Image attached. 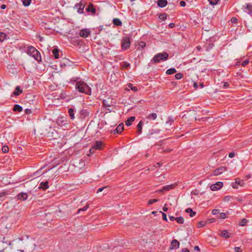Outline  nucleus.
I'll return each mask as SVG.
<instances>
[{
	"label": "nucleus",
	"instance_id": "f257e3e1",
	"mask_svg": "<svg viewBox=\"0 0 252 252\" xmlns=\"http://www.w3.org/2000/svg\"><path fill=\"white\" fill-rule=\"evenodd\" d=\"M70 82L72 84H75V89L78 92L87 95L91 94V88L80 78L77 77H72L70 79Z\"/></svg>",
	"mask_w": 252,
	"mask_h": 252
},
{
	"label": "nucleus",
	"instance_id": "f03ea898",
	"mask_svg": "<svg viewBox=\"0 0 252 252\" xmlns=\"http://www.w3.org/2000/svg\"><path fill=\"white\" fill-rule=\"evenodd\" d=\"M168 57L169 54L167 52L158 53L151 60V62L154 63H158L161 62L166 61Z\"/></svg>",
	"mask_w": 252,
	"mask_h": 252
},
{
	"label": "nucleus",
	"instance_id": "7ed1b4c3",
	"mask_svg": "<svg viewBox=\"0 0 252 252\" xmlns=\"http://www.w3.org/2000/svg\"><path fill=\"white\" fill-rule=\"evenodd\" d=\"M27 53L33 57L37 61H39L41 60V56L39 52L33 46H31L28 47Z\"/></svg>",
	"mask_w": 252,
	"mask_h": 252
},
{
	"label": "nucleus",
	"instance_id": "20e7f679",
	"mask_svg": "<svg viewBox=\"0 0 252 252\" xmlns=\"http://www.w3.org/2000/svg\"><path fill=\"white\" fill-rule=\"evenodd\" d=\"M131 45L130 37L128 36L124 37L122 40L121 47L123 50L128 49Z\"/></svg>",
	"mask_w": 252,
	"mask_h": 252
},
{
	"label": "nucleus",
	"instance_id": "39448f33",
	"mask_svg": "<svg viewBox=\"0 0 252 252\" xmlns=\"http://www.w3.org/2000/svg\"><path fill=\"white\" fill-rule=\"evenodd\" d=\"M85 6V3L83 0L80 1L79 3H77L74 6L75 8L77 9V12L80 14L84 13V9Z\"/></svg>",
	"mask_w": 252,
	"mask_h": 252
},
{
	"label": "nucleus",
	"instance_id": "423d86ee",
	"mask_svg": "<svg viewBox=\"0 0 252 252\" xmlns=\"http://www.w3.org/2000/svg\"><path fill=\"white\" fill-rule=\"evenodd\" d=\"M103 147V143L99 141H96L92 146V148L90 150L91 154L94 152V150H101Z\"/></svg>",
	"mask_w": 252,
	"mask_h": 252
},
{
	"label": "nucleus",
	"instance_id": "0eeeda50",
	"mask_svg": "<svg viewBox=\"0 0 252 252\" xmlns=\"http://www.w3.org/2000/svg\"><path fill=\"white\" fill-rule=\"evenodd\" d=\"M86 10L87 12H90L92 15H94L96 13V9L92 3H89L86 8Z\"/></svg>",
	"mask_w": 252,
	"mask_h": 252
},
{
	"label": "nucleus",
	"instance_id": "6e6552de",
	"mask_svg": "<svg viewBox=\"0 0 252 252\" xmlns=\"http://www.w3.org/2000/svg\"><path fill=\"white\" fill-rule=\"evenodd\" d=\"M91 34V31L89 29H84L80 30L79 35L81 37L86 38Z\"/></svg>",
	"mask_w": 252,
	"mask_h": 252
},
{
	"label": "nucleus",
	"instance_id": "1a4fd4ad",
	"mask_svg": "<svg viewBox=\"0 0 252 252\" xmlns=\"http://www.w3.org/2000/svg\"><path fill=\"white\" fill-rule=\"evenodd\" d=\"M223 186V183L221 182H217L216 184L212 185L210 186V189L213 190H218L220 189Z\"/></svg>",
	"mask_w": 252,
	"mask_h": 252
},
{
	"label": "nucleus",
	"instance_id": "9d476101",
	"mask_svg": "<svg viewBox=\"0 0 252 252\" xmlns=\"http://www.w3.org/2000/svg\"><path fill=\"white\" fill-rule=\"evenodd\" d=\"M245 183L243 180H240L239 178L235 179V182L232 183V186L234 189H237L238 186H244Z\"/></svg>",
	"mask_w": 252,
	"mask_h": 252
},
{
	"label": "nucleus",
	"instance_id": "9b49d317",
	"mask_svg": "<svg viewBox=\"0 0 252 252\" xmlns=\"http://www.w3.org/2000/svg\"><path fill=\"white\" fill-rule=\"evenodd\" d=\"M226 170H227L226 167H225V166L220 167L218 168H216L214 171L213 174L215 176L219 175Z\"/></svg>",
	"mask_w": 252,
	"mask_h": 252
},
{
	"label": "nucleus",
	"instance_id": "f8f14e48",
	"mask_svg": "<svg viewBox=\"0 0 252 252\" xmlns=\"http://www.w3.org/2000/svg\"><path fill=\"white\" fill-rule=\"evenodd\" d=\"M244 6V11L248 14H252V4L247 3Z\"/></svg>",
	"mask_w": 252,
	"mask_h": 252
},
{
	"label": "nucleus",
	"instance_id": "ddd939ff",
	"mask_svg": "<svg viewBox=\"0 0 252 252\" xmlns=\"http://www.w3.org/2000/svg\"><path fill=\"white\" fill-rule=\"evenodd\" d=\"M175 187V184H171L170 185L165 186L163 187V188L161 189L158 190V192H164L166 191H168V190H171V189H174Z\"/></svg>",
	"mask_w": 252,
	"mask_h": 252
},
{
	"label": "nucleus",
	"instance_id": "4468645a",
	"mask_svg": "<svg viewBox=\"0 0 252 252\" xmlns=\"http://www.w3.org/2000/svg\"><path fill=\"white\" fill-rule=\"evenodd\" d=\"M124 129V125L123 123L119 124L117 128L113 131L114 134H120Z\"/></svg>",
	"mask_w": 252,
	"mask_h": 252
},
{
	"label": "nucleus",
	"instance_id": "2eb2a0df",
	"mask_svg": "<svg viewBox=\"0 0 252 252\" xmlns=\"http://www.w3.org/2000/svg\"><path fill=\"white\" fill-rule=\"evenodd\" d=\"M28 194L25 192H21L17 195L16 198L18 200H26L28 198Z\"/></svg>",
	"mask_w": 252,
	"mask_h": 252
},
{
	"label": "nucleus",
	"instance_id": "dca6fc26",
	"mask_svg": "<svg viewBox=\"0 0 252 252\" xmlns=\"http://www.w3.org/2000/svg\"><path fill=\"white\" fill-rule=\"evenodd\" d=\"M180 243L176 239H174L172 241L170 245V249H177L179 247Z\"/></svg>",
	"mask_w": 252,
	"mask_h": 252
},
{
	"label": "nucleus",
	"instance_id": "f3484780",
	"mask_svg": "<svg viewBox=\"0 0 252 252\" xmlns=\"http://www.w3.org/2000/svg\"><path fill=\"white\" fill-rule=\"evenodd\" d=\"M167 1L166 0H158L157 1V4L159 7H164L167 4Z\"/></svg>",
	"mask_w": 252,
	"mask_h": 252
},
{
	"label": "nucleus",
	"instance_id": "a211bd4d",
	"mask_svg": "<svg viewBox=\"0 0 252 252\" xmlns=\"http://www.w3.org/2000/svg\"><path fill=\"white\" fill-rule=\"evenodd\" d=\"M135 119V117L134 116H131L128 118L125 122V124L127 126H130L132 124V123L134 122Z\"/></svg>",
	"mask_w": 252,
	"mask_h": 252
},
{
	"label": "nucleus",
	"instance_id": "6ab92c4d",
	"mask_svg": "<svg viewBox=\"0 0 252 252\" xmlns=\"http://www.w3.org/2000/svg\"><path fill=\"white\" fill-rule=\"evenodd\" d=\"M220 236L224 238H229L231 237L228 231L227 230H222L220 234Z\"/></svg>",
	"mask_w": 252,
	"mask_h": 252
},
{
	"label": "nucleus",
	"instance_id": "aec40b11",
	"mask_svg": "<svg viewBox=\"0 0 252 252\" xmlns=\"http://www.w3.org/2000/svg\"><path fill=\"white\" fill-rule=\"evenodd\" d=\"M23 90L20 88V87L18 86L16 87L15 91L13 93V95L14 96H18L20 94L22 93Z\"/></svg>",
	"mask_w": 252,
	"mask_h": 252
},
{
	"label": "nucleus",
	"instance_id": "412c9836",
	"mask_svg": "<svg viewBox=\"0 0 252 252\" xmlns=\"http://www.w3.org/2000/svg\"><path fill=\"white\" fill-rule=\"evenodd\" d=\"M143 126V122L140 121L137 126V133L140 134L142 133V126Z\"/></svg>",
	"mask_w": 252,
	"mask_h": 252
},
{
	"label": "nucleus",
	"instance_id": "4be33fe9",
	"mask_svg": "<svg viewBox=\"0 0 252 252\" xmlns=\"http://www.w3.org/2000/svg\"><path fill=\"white\" fill-rule=\"evenodd\" d=\"M48 188H49L48 182V181H46V182H42L40 184V186L38 188L39 189H42L43 190H46Z\"/></svg>",
	"mask_w": 252,
	"mask_h": 252
},
{
	"label": "nucleus",
	"instance_id": "5701e85b",
	"mask_svg": "<svg viewBox=\"0 0 252 252\" xmlns=\"http://www.w3.org/2000/svg\"><path fill=\"white\" fill-rule=\"evenodd\" d=\"M89 114V113L87 110L83 109L80 111V117L81 118H84L86 116H88Z\"/></svg>",
	"mask_w": 252,
	"mask_h": 252
},
{
	"label": "nucleus",
	"instance_id": "b1692460",
	"mask_svg": "<svg viewBox=\"0 0 252 252\" xmlns=\"http://www.w3.org/2000/svg\"><path fill=\"white\" fill-rule=\"evenodd\" d=\"M13 110L14 112H21L23 110V108L18 104H15L13 108Z\"/></svg>",
	"mask_w": 252,
	"mask_h": 252
},
{
	"label": "nucleus",
	"instance_id": "393cba45",
	"mask_svg": "<svg viewBox=\"0 0 252 252\" xmlns=\"http://www.w3.org/2000/svg\"><path fill=\"white\" fill-rule=\"evenodd\" d=\"M49 131L46 133H45L44 134L47 137H53L54 131H55V130L51 126H49Z\"/></svg>",
	"mask_w": 252,
	"mask_h": 252
},
{
	"label": "nucleus",
	"instance_id": "a878e982",
	"mask_svg": "<svg viewBox=\"0 0 252 252\" xmlns=\"http://www.w3.org/2000/svg\"><path fill=\"white\" fill-rule=\"evenodd\" d=\"M113 23L114 25L117 26H121L122 25L121 21L118 18H114L113 20Z\"/></svg>",
	"mask_w": 252,
	"mask_h": 252
},
{
	"label": "nucleus",
	"instance_id": "bb28decb",
	"mask_svg": "<svg viewBox=\"0 0 252 252\" xmlns=\"http://www.w3.org/2000/svg\"><path fill=\"white\" fill-rule=\"evenodd\" d=\"M69 61L67 59H64L60 63V66L64 68L66 64L69 63Z\"/></svg>",
	"mask_w": 252,
	"mask_h": 252
},
{
	"label": "nucleus",
	"instance_id": "cd10ccee",
	"mask_svg": "<svg viewBox=\"0 0 252 252\" xmlns=\"http://www.w3.org/2000/svg\"><path fill=\"white\" fill-rule=\"evenodd\" d=\"M52 53L55 59H57L59 58V50L58 49H54L52 51Z\"/></svg>",
	"mask_w": 252,
	"mask_h": 252
},
{
	"label": "nucleus",
	"instance_id": "c85d7f7f",
	"mask_svg": "<svg viewBox=\"0 0 252 252\" xmlns=\"http://www.w3.org/2000/svg\"><path fill=\"white\" fill-rule=\"evenodd\" d=\"M185 211L186 213H189V216L190 217H193L196 215V212L193 211L192 209L189 208H187Z\"/></svg>",
	"mask_w": 252,
	"mask_h": 252
},
{
	"label": "nucleus",
	"instance_id": "c756f323",
	"mask_svg": "<svg viewBox=\"0 0 252 252\" xmlns=\"http://www.w3.org/2000/svg\"><path fill=\"white\" fill-rule=\"evenodd\" d=\"M176 72L177 70L175 68H171L166 70V74L167 75H172L175 73Z\"/></svg>",
	"mask_w": 252,
	"mask_h": 252
},
{
	"label": "nucleus",
	"instance_id": "7c9ffc66",
	"mask_svg": "<svg viewBox=\"0 0 252 252\" xmlns=\"http://www.w3.org/2000/svg\"><path fill=\"white\" fill-rule=\"evenodd\" d=\"M74 112V110L73 108H70L68 109V113L70 117V119L72 120H73L75 118Z\"/></svg>",
	"mask_w": 252,
	"mask_h": 252
},
{
	"label": "nucleus",
	"instance_id": "2f4dec72",
	"mask_svg": "<svg viewBox=\"0 0 252 252\" xmlns=\"http://www.w3.org/2000/svg\"><path fill=\"white\" fill-rule=\"evenodd\" d=\"M103 190H105V194L108 191H109V187L108 186H105V187H102V188H99L97 190V193H98V192H101Z\"/></svg>",
	"mask_w": 252,
	"mask_h": 252
},
{
	"label": "nucleus",
	"instance_id": "473e14b6",
	"mask_svg": "<svg viewBox=\"0 0 252 252\" xmlns=\"http://www.w3.org/2000/svg\"><path fill=\"white\" fill-rule=\"evenodd\" d=\"M130 63L126 62H124L122 63L121 67L122 69H127L130 67Z\"/></svg>",
	"mask_w": 252,
	"mask_h": 252
},
{
	"label": "nucleus",
	"instance_id": "72a5a7b5",
	"mask_svg": "<svg viewBox=\"0 0 252 252\" xmlns=\"http://www.w3.org/2000/svg\"><path fill=\"white\" fill-rule=\"evenodd\" d=\"M7 35L2 32H0V42H3L6 38Z\"/></svg>",
	"mask_w": 252,
	"mask_h": 252
},
{
	"label": "nucleus",
	"instance_id": "f704fd0d",
	"mask_svg": "<svg viewBox=\"0 0 252 252\" xmlns=\"http://www.w3.org/2000/svg\"><path fill=\"white\" fill-rule=\"evenodd\" d=\"M157 115L156 113H155L150 114L147 116V119H148L155 120L157 119Z\"/></svg>",
	"mask_w": 252,
	"mask_h": 252
},
{
	"label": "nucleus",
	"instance_id": "c9c22d12",
	"mask_svg": "<svg viewBox=\"0 0 252 252\" xmlns=\"http://www.w3.org/2000/svg\"><path fill=\"white\" fill-rule=\"evenodd\" d=\"M128 87L134 92H136L138 91V89L136 87L133 86L132 84L131 83H129L128 85Z\"/></svg>",
	"mask_w": 252,
	"mask_h": 252
},
{
	"label": "nucleus",
	"instance_id": "e433bc0d",
	"mask_svg": "<svg viewBox=\"0 0 252 252\" xmlns=\"http://www.w3.org/2000/svg\"><path fill=\"white\" fill-rule=\"evenodd\" d=\"M22 2L23 3V4L25 6H29L32 2V0H21Z\"/></svg>",
	"mask_w": 252,
	"mask_h": 252
},
{
	"label": "nucleus",
	"instance_id": "4c0bfd02",
	"mask_svg": "<svg viewBox=\"0 0 252 252\" xmlns=\"http://www.w3.org/2000/svg\"><path fill=\"white\" fill-rule=\"evenodd\" d=\"M176 221L179 224H183L184 222V219L182 217H177Z\"/></svg>",
	"mask_w": 252,
	"mask_h": 252
},
{
	"label": "nucleus",
	"instance_id": "58836bf2",
	"mask_svg": "<svg viewBox=\"0 0 252 252\" xmlns=\"http://www.w3.org/2000/svg\"><path fill=\"white\" fill-rule=\"evenodd\" d=\"M174 121V119L172 117L170 116L168 117V120L166 121V124H169L170 125H171Z\"/></svg>",
	"mask_w": 252,
	"mask_h": 252
},
{
	"label": "nucleus",
	"instance_id": "ea45409f",
	"mask_svg": "<svg viewBox=\"0 0 252 252\" xmlns=\"http://www.w3.org/2000/svg\"><path fill=\"white\" fill-rule=\"evenodd\" d=\"M206 224H207V221H200L198 222L197 226H198V227L200 228V227L205 226Z\"/></svg>",
	"mask_w": 252,
	"mask_h": 252
},
{
	"label": "nucleus",
	"instance_id": "a19ab883",
	"mask_svg": "<svg viewBox=\"0 0 252 252\" xmlns=\"http://www.w3.org/2000/svg\"><path fill=\"white\" fill-rule=\"evenodd\" d=\"M248 222V220L246 219H242L239 222V225L242 226H245Z\"/></svg>",
	"mask_w": 252,
	"mask_h": 252
},
{
	"label": "nucleus",
	"instance_id": "79ce46f5",
	"mask_svg": "<svg viewBox=\"0 0 252 252\" xmlns=\"http://www.w3.org/2000/svg\"><path fill=\"white\" fill-rule=\"evenodd\" d=\"M233 197L232 196L226 195L224 197L223 200L224 202H228V201H230L231 199H233Z\"/></svg>",
	"mask_w": 252,
	"mask_h": 252
},
{
	"label": "nucleus",
	"instance_id": "37998d69",
	"mask_svg": "<svg viewBox=\"0 0 252 252\" xmlns=\"http://www.w3.org/2000/svg\"><path fill=\"white\" fill-rule=\"evenodd\" d=\"M89 207V205L87 204L84 207L79 209L77 211V213H79L81 211H85L87 210V209Z\"/></svg>",
	"mask_w": 252,
	"mask_h": 252
},
{
	"label": "nucleus",
	"instance_id": "c03bdc74",
	"mask_svg": "<svg viewBox=\"0 0 252 252\" xmlns=\"http://www.w3.org/2000/svg\"><path fill=\"white\" fill-rule=\"evenodd\" d=\"M166 18H167V14L166 13L161 14L159 16V18L160 20H162L163 21H164L165 19H166Z\"/></svg>",
	"mask_w": 252,
	"mask_h": 252
},
{
	"label": "nucleus",
	"instance_id": "a18cd8bd",
	"mask_svg": "<svg viewBox=\"0 0 252 252\" xmlns=\"http://www.w3.org/2000/svg\"><path fill=\"white\" fill-rule=\"evenodd\" d=\"M175 77L176 79L179 80L183 78V75L181 73H178L175 74Z\"/></svg>",
	"mask_w": 252,
	"mask_h": 252
},
{
	"label": "nucleus",
	"instance_id": "49530a36",
	"mask_svg": "<svg viewBox=\"0 0 252 252\" xmlns=\"http://www.w3.org/2000/svg\"><path fill=\"white\" fill-rule=\"evenodd\" d=\"M9 151V148L7 146H3L2 147V151L4 153H6L8 152Z\"/></svg>",
	"mask_w": 252,
	"mask_h": 252
},
{
	"label": "nucleus",
	"instance_id": "de8ad7c7",
	"mask_svg": "<svg viewBox=\"0 0 252 252\" xmlns=\"http://www.w3.org/2000/svg\"><path fill=\"white\" fill-rule=\"evenodd\" d=\"M219 0H208L210 4L212 5L217 4Z\"/></svg>",
	"mask_w": 252,
	"mask_h": 252
},
{
	"label": "nucleus",
	"instance_id": "09e8293b",
	"mask_svg": "<svg viewBox=\"0 0 252 252\" xmlns=\"http://www.w3.org/2000/svg\"><path fill=\"white\" fill-rule=\"evenodd\" d=\"M158 201V199H150L148 201V205H151L153 203H155V202H157Z\"/></svg>",
	"mask_w": 252,
	"mask_h": 252
},
{
	"label": "nucleus",
	"instance_id": "8fccbe9b",
	"mask_svg": "<svg viewBox=\"0 0 252 252\" xmlns=\"http://www.w3.org/2000/svg\"><path fill=\"white\" fill-rule=\"evenodd\" d=\"M160 213L162 214L163 220L166 221H167L168 220L167 218L166 214L161 211H160Z\"/></svg>",
	"mask_w": 252,
	"mask_h": 252
},
{
	"label": "nucleus",
	"instance_id": "3c124183",
	"mask_svg": "<svg viewBox=\"0 0 252 252\" xmlns=\"http://www.w3.org/2000/svg\"><path fill=\"white\" fill-rule=\"evenodd\" d=\"M221 83L223 84L222 88L223 89L227 88L229 87V83L228 82H222Z\"/></svg>",
	"mask_w": 252,
	"mask_h": 252
},
{
	"label": "nucleus",
	"instance_id": "603ef678",
	"mask_svg": "<svg viewBox=\"0 0 252 252\" xmlns=\"http://www.w3.org/2000/svg\"><path fill=\"white\" fill-rule=\"evenodd\" d=\"M146 43L143 41H141L139 44V46L141 47L142 48H144L146 46Z\"/></svg>",
	"mask_w": 252,
	"mask_h": 252
},
{
	"label": "nucleus",
	"instance_id": "864d4df0",
	"mask_svg": "<svg viewBox=\"0 0 252 252\" xmlns=\"http://www.w3.org/2000/svg\"><path fill=\"white\" fill-rule=\"evenodd\" d=\"M5 239H6L5 237H3V240L2 241V242L3 243H5L8 244L9 245H11V242L10 241H7Z\"/></svg>",
	"mask_w": 252,
	"mask_h": 252
},
{
	"label": "nucleus",
	"instance_id": "5fc2aeb1",
	"mask_svg": "<svg viewBox=\"0 0 252 252\" xmlns=\"http://www.w3.org/2000/svg\"><path fill=\"white\" fill-rule=\"evenodd\" d=\"M249 63V61L248 60H246L244 61H243V63H242V65L245 66L246 65H247Z\"/></svg>",
	"mask_w": 252,
	"mask_h": 252
},
{
	"label": "nucleus",
	"instance_id": "6e6d98bb",
	"mask_svg": "<svg viewBox=\"0 0 252 252\" xmlns=\"http://www.w3.org/2000/svg\"><path fill=\"white\" fill-rule=\"evenodd\" d=\"M207 223H211L215 221V219L214 218L209 219L206 221Z\"/></svg>",
	"mask_w": 252,
	"mask_h": 252
},
{
	"label": "nucleus",
	"instance_id": "4d7b16f0",
	"mask_svg": "<svg viewBox=\"0 0 252 252\" xmlns=\"http://www.w3.org/2000/svg\"><path fill=\"white\" fill-rule=\"evenodd\" d=\"M103 105L105 107L111 106V105L110 104L107 103L106 101L105 100H104L103 101Z\"/></svg>",
	"mask_w": 252,
	"mask_h": 252
},
{
	"label": "nucleus",
	"instance_id": "13d9d810",
	"mask_svg": "<svg viewBox=\"0 0 252 252\" xmlns=\"http://www.w3.org/2000/svg\"><path fill=\"white\" fill-rule=\"evenodd\" d=\"M226 217V215L224 213H221L220 214V218L221 219H225Z\"/></svg>",
	"mask_w": 252,
	"mask_h": 252
},
{
	"label": "nucleus",
	"instance_id": "bf43d9fd",
	"mask_svg": "<svg viewBox=\"0 0 252 252\" xmlns=\"http://www.w3.org/2000/svg\"><path fill=\"white\" fill-rule=\"evenodd\" d=\"M237 19L236 17H232L231 19V21L232 23H236L237 22Z\"/></svg>",
	"mask_w": 252,
	"mask_h": 252
},
{
	"label": "nucleus",
	"instance_id": "052dcab7",
	"mask_svg": "<svg viewBox=\"0 0 252 252\" xmlns=\"http://www.w3.org/2000/svg\"><path fill=\"white\" fill-rule=\"evenodd\" d=\"M25 112L26 114H31V113H32V110H31V109H26L25 110Z\"/></svg>",
	"mask_w": 252,
	"mask_h": 252
},
{
	"label": "nucleus",
	"instance_id": "680f3d73",
	"mask_svg": "<svg viewBox=\"0 0 252 252\" xmlns=\"http://www.w3.org/2000/svg\"><path fill=\"white\" fill-rule=\"evenodd\" d=\"M235 252H240L241 251V248L238 247H236L234 248Z\"/></svg>",
	"mask_w": 252,
	"mask_h": 252
},
{
	"label": "nucleus",
	"instance_id": "e2e57ef3",
	"mask_svg": "<svg viewBox=\"0 0 252 252\" xmlns=\"http://www.w3.org/2000/svg\"><path fill=\"white\" fill-rule=\"evenodd\" d=\"M219 213V211L218 209H214L212 211V214L213 215H216Z\"/></svg>",
	"mask_w": 252,
	"mask_h": 252
},
{
	"label": "nucleus",
	"instance_id": "0e129e2a",
	"mask_svg": "<svg viewBox=\"0 0 252 252\" xmlns=\"http://www.w3.org/2000/svg\"><path fill=\"white\" fill-rule=\"evenodd\" d=\"M235 156V153L234 152H231V153H230L228 155V157L230 158H233L234 156Z\"/></svg>",
	"mask_w": 252,
	"mask_h": 252
},
{
	"label": "nucleus",
	"instance_id": "69168bd1",
	"mask_svg": "<svg viewBox=\"0 0 252 252\" xmlns=\"http://www.w3.org/2000/svg\"><path fill=\"white\" fill-rule=\"evenodd\" d=\"M180 4L181 6L184 7L186 5V2L185 1L182 0V1H180Z\"/></svg>",
	"mask_w": 252,
	"mask_h": 252
},
{
	"label": "nucleus",
	"instance_id": "338daca9",
	"mask_svg": "<svg viewBox=\"0 0 252 252\" xmlns=\"http://www.w3.org/2000/svg\"><path fill=\"white\" fill-rule=\"evenodd\" d=\"M169 219L171 221H173L176 220V218L173 216H169Z\"/></svg>",
	"mask_w": 252,
	"mask_h": 252
},
{
	"label": "nucleus",
	"instance_id": "774afa93",
	"mask_svg": "<svg viewBox=\"0 0 252 252\" xmlns=\"http://www.w3.org/2000/svg\"><path fill=\"white\" fill-rule=\"evenodd\" d=\"M182 252H189V251L187 248H184V249H182Z\"/></svg>",
	"mask_w": 252,
	"mask_h": 252
}]
</instances>
